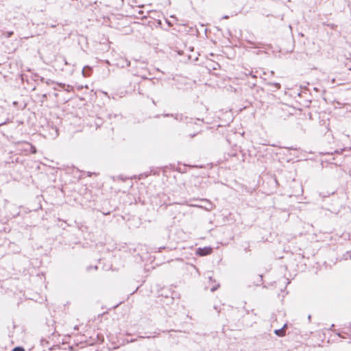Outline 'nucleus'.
<instances>
[{
  "label": "nucleus",
  "instance_id": "1",
  "mask_svg": "<svg viewBox=\"0 0 351 351\" xmlns=\"http://www.w3.org/2000/svg\"><path fill=\"white\" fill-rule=\"evenodd\" d=\"M212 250H213L210 247H205L203 248L199 247L197 250V254L203 256L211 254Z\"/></svg>",
  "mask_w": 351,
  "mask_h": 351
},
{
  "label": "nucleus",
  "instance_id": "2",
  "mask_svg": "<svg viewBox=\"0 0 351 351\" xmlns=\"http://www.w3.org/2000/svg\"><path fill=\"white\" fill-rule=\"evenodd\" d=\"M287 326V324H285L282 328L275 330L274 333L279 337H284L285 335V328Z\"/></svg>",
  "mask_w": 351,
  "mask_h": 351
},
{
  "label": "nucleus",
  "instance_id": "3",
  "mask_svg": "<svg viewBox=\"0 0 351 351\" xmlns=\"http://www.w3.org/2000/svg\"><path fill=\"white\" fill-rule=\"evenodd\" d=\"M86 68H88V69H90V68H89V67L86 66V67H84V68L83 69V70H82V75H83L84 77H86V76H88V75H89V73H88V71H86Z\"/></svg>",
  "mask_w": 351,
  "mask_h": 351
},
{
  "label": "nucleus",
  "instance_id": "4",
  "mask_svg": "<svg viewBox=\"0 0 351 351\" xmlns=\"http://www.w3.org/2000/svg\"><path fill=\"white\" fill-rule=\"evenodd\" d=\"M269 84L275 86L277 89H279L280 88V85L279 83H269Z\"/></svg>",
  "mask_w": 351,
  "mask_h": 351
},
{
  "label": "nucleus",
  "instance_id": "5",
  "mask_svg": "<svg viewBox=\"0 0 351 351\" xmlns=\"http://www.w3.org/2000/svg\"><path fill=\"white\" fill-rule=\"evenodd\" d=\"M13 351H24V349L21 347H16L14 348Z\"/></svg>",
  "mask_w": 351,
  "mask_h": 351
},
{
  "label": "nucleus",
  "instance_id": "6",
  "mask_svg": "<svg viewBox=\"0 0 351 351\" xmlns=\"http://www.w3.org/2000/svg\"><path fill=\"white\" fill-rule=\"evenodd\" d=\"M31 148L32 149V153H36V148L32 146H31Z\"/></svg>",
  "mask_w": 351,
  "mask_h": 351
},
{
  "label": "nucleus",
  "instance_id": "7",
  "mask_svg": "<svg viewBox=\"0 0 351 351\" xmlns=\"http://www.w3.org/2000/svg\"><path fill=\"white\" fill-rule=\"evenodd\" d=\"M217 289V287H212V288H211V291H213H213H215Z\"/></svg>",
  "mask_w": 351,
  "mask_h": 351
},
{
  "label": "nucleus",
  "instance_id": "8",
  "mask_svg": "<svg viewBox=\"0 0 351 351\" xmlns=\"http://www.w3.org/2000/svg\"><path fill=\"white\" fill-rule=\"evenodd\" d=\"M8 36L10 37L13 33L11 32H8Z\"/></svg>",
  "mask_w": 351,
  "mask_h": 351
},
{
  "label": "nucleus",
  "instance_id": "9",
  "mask_svg": "<svg viewBox=\"0 0 351 351\" xmlns=\"http://www.w3.org/2000/svg\"><path fill=\"white\" fill-rule=\"evenodd\" d=\"M126 62H127V64H127V66H129L130 62H128V61H126Z\"/></svg>",
  "mask_w": 351,
  "mask_h": 351
},
{
  "label": "nucleus",
  "instance_id": "10",
  "mask_svg": "<svg viewBox=\"0 0 351 351\" xmlns=\"http://www.w3.org/2000/svg\"><path fill=\"white\" fill-rule=\"evenodd\" d=\"M274 72L271 71V75H274Z\"/></svg>",
  "mask_w": 351,
  "mask_h": 351
}]
</instances>
